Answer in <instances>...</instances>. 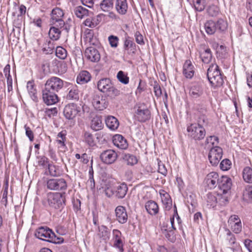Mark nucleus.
Wrapping results in <instances>:
<instances>
[{"mask_svg": "<svg viewBox=\"0 0 252 252\" xmlns=\"http://www.w3.org/2000/svg\"><path fill=\"white\" fill-rule=\"evenodd\" d=\"M207 76L210 83L213 87L222 86L223 80L219 66L216 63H212L207 70Z\"/></svg>", "mask_w": 252, "mask_h": 252, "instance_id": "f257e3e1", "label": "nucleus"}, {"mask_svg": "<svg viewBox=\"0 0 252 252\" xmlns=\"http://www.w3.org/2000/svg\"><path fill=\"white\" fill-rule=\"evenodd\" d=\"M47 199L50 207L56 209H60L65 205V193H49Z\"/></svg>", "mask_w": 252, "mask_h": 252, "instance_id": "f03ea898", "label": "nucleus"}, {"mask_svg": "<svg viewBox=\"0 0 252 252\" xmlns=\"http://www.w3.org/2000/svg\"><path fill=\"white\" fill-rule=\"evenodd\" d=\"M227 27V23L221 19L218 20L216 23L212 20L208 21L204 25L205 31L208 34H213L216 31H224Z\"/></svg>", "mask_w": 252, "mask_h": 252, "instance_id": "7ed1b4c3", "label": "nucleus"}, {"mask_svg": "<svg viewBox=\"0 0 252 252\" xmlns=\"http://www.w3.org/2000/svg\"><path fill=\"white\" fill-rule=\"evenodd\" d=\"M189 136L195 141H200L206 135V130L203 126H197L196 124H191L187 127Z\"/></svg>", "mask_w": 252, "mask_h": 252, "instance_id": "20e7f679", "label": "nucleus"}, {"mask_svg": "<svg viewBox=\"0 0 252 252\" xmlns=\"http://www.w3.org/2000/svg\"><path fill=\"white\" fill-rule=\"evenodd\" d=\"M63 86V81L57 77H52L48 79L45 84L44 89L53 92L58 93Z\"/></svg>", "mask_w": 252, "mask_h": 252, "instance_id": "39448f33", "label": "nucleus"}, {"mask_svg": "<svg viewBox=\"0 0 252 252\" xmlns=\"http://www.w3.org/2000/svg\"><path fill=\"white\" fill-rule=\"evenodd\" d=\"M222 149L219 146H215L211 148L208 155V158L212 165L217 166L222 156Z\"/></svg>", "mask_w": 252, "mask_h": 252, "instance_id": "423d86ee", "label": "nucleus"}, {"mask_svg": "<svg viewBox=\"0 0 252 252\" xmlns=\"http://www.w3.org/2000/svg\"><path fill=\"white\" fill-rule=\"evenodd\" d=\"M47 187L50 190H64L67 188V184L63 178H54L47 180Z\"/></svg>", "mask_w": 252, "mask_h": 252, "instance_id": "0eeeda50", "label": "nucleus"}, {"mask_svg": "<svg viewBox=\"0 0 252 252\" xmlns=\"http://www.w3.org/2000/svg\"><path fill=\"white\" fill-rule=\"evenodd\" d=\"M35 236L36 238L44 241L46 240L44 238H49L50 240H46L49 242L53 241V239L55 238V234L47 227H40L37 229Z\"/></svg>", "mask_w": 252, "mask_h": 252, "instance_id": "6e6552de", "label": "nucleus"}, {"mask_svg": "<svg viewBox=\"0 0 252 252\" xmlns=\"http://www.w3.org/2000/svg\"><path fill=\"white\" fill-rule=\"evenodd\" d=\"M118 157L117 154L112 150L104 151L100 155L101 160L104 163L110 164L114 163Z\"/></svg>", "mask_w": 252, "mask_h": 252, "instance_id": "1a4fd4ad", "label": "nucleus"}, {"mask_svg": "<svg viewBox=\"0 0 252 252\" xmlns=\"http://www.w3.org/2000/svg\"><path fill=\"white\" fill-rule=\"evenodd\" d=\"M42 97L44 102L48 105L55 104L58 101L57 93L44 89L42 91Z\"/></svg>", "mask_w": 252, "mask_h": 252, "instance_id": "9d476101", "label": "nucleus"}, {"mask_svg": "<svg viewBox=\"0 0 252 252\" xmlns=\"http://www.w3.org/2000/svg\"><path fill=\"white\" fill-rule=\"evenodd\" d=\"M204 93L203 85L200 83H192L189 87V95L193 98L201 97Z\"/></svg>", "mask_w": 252, "mask_h": 252, "instance_id": "9b49d317", "label": "nucleus"}, {"mask_svg": "<svg viewBox=\"0 0 252 252\" xmlns=\"http://www.w3.org/2000/svg\"><path fill=\"white\" fill-rule=\"evenodd\" d=\"M79 112L77 105L70 103L66 105L63 110V115L66 119L73 120Z\"/></svg>", "mask_w": 252, "mask_h": 252, "instance_id": "f8f14e48", "label": "nucleus"}, {"mask_svg": "<svg viewBox=\"0 0 252 252\" xmlns=\"http://www.w3.org/2000/svg\"><path fill=\"white\" fill-rule=\"evenodd\" d=\"M218 185L223 194H227L232 186L231 179L226 176H222L220 178Z\"/></svg>", "mask_w": 252, "mask_h": 252, "instance_id": "ddd939ff", "label": "nucleus"}, {"mask_svg": "<svg viewBox=\"0 0 252 252\" xmlns=\"http://www.w3.org/2000/svg\"><path fill=\"white\" fill-rule=\"evenodd\" d=\"M151 117V112L147 108H142V106H139L135 112V119L140 122H145L149 120Z\"/></svg>", "mask_w": 252, "mask_h": 252, "instance_id": "4468645a", "label": "nucleus"}, {"mask_svg": "<svg viewBox=\"0 0 252 252\" xmlns=\"http://www.w3.org/2000/svg\"><path fill=\"white\" fill-rule=\"evenodd\" d=\"M116 220L120 223H125L127 220V214L126 208L122 206H118L115 209Z\"/></svg>", "mask_w": 252, "mask_h": 252, "instance_id": "2eb2a0df", "label": "nucleus"}, {"mask_svg": "<svg viewBox=\"0 0 252 252\" xmlns=\"http://www.w3.org/2000/svg\"><path fill=\"white\" fill-rule=\"evenodd\" d=\"M220 178L218 174L216 172L209 173L206 178V183L210 189H214L218 185Z\"/></svg>", "mask_w": 252, "mask_h": 252, "instance_id": "dca6fc26", "label": "nucleus"}, {"mask_svg": "<svg viewBox=\"0 0 252 252\" xmlns=\"http://www.w3.org/2000/svg\"><path fill=\"white\" fill-rule=\"evenodd\" d=\"M114 145L121 149H126L128 147L126 140L120 134H116L113 137Z\"/></svg>", "mask_w": 252, "mask_h": 252, "instance_id": "f3484780", "label": "nucleus"}, {"mask_svg": "<svg viewBox=\"0 0 252 252\" xmlns=\"http://www.w3.org/2000/svg\"><path fill=\"white\" fill-rule=\"evenodd\" d=\"M194 66L189 60H187L183 66V74L185 76L191 79L194 75Z\"/></svg>", "mask_w": 252, "mask_h": 252, "instance_id": "a211bd4d", "label": "nucleus"}, {"mask_svg": "<svg viewBox=\"0 0 252 252\" xmlns=\"http://www.w3.org/2000/svg\"><path fill=\"white\" fill-rule=\"evenodd\" d=\"M112 85V83L110 79L103 78L98 82L97 88L100 92L106 93H108V91Z\"/></svg>", "mask_w": 252, "mask_h": 252, "instance_id": "6ab92c4d", "label": "nucleus"}, {"mask_svg": "<svg viewBox=\"0 0 252 252\" xmlns=\"http://www.w3.org/2000/svg\"><path fill=\"white\" fill-rule=\"evenodd\" d=\"M147 212L151 215H156L158 213L159 208L158 204L153 200L148 201L145 205Z\"/></svg>", "mask_w": 252, "mask_h": 252, "instance_id": "aec40b11", "label": "nucleus"}, {"mask_svg": "<svg viewBox=\"0 0 252 252\" xmlns=\"http://www.w3.org/2000/svg\"><path fill=\"white\" fill-rule=\"evenodd\" d=\"M114 235V246L118 248L120 252H124L123 244L121 239V232L117 230L114 229L113 230Z\"/></svg>", "mask_w": 252, "mask_h": 252, "instance_id": "412c9836", "label": "nucleus"}, {"mask_svg": "<svg viewBox=\"0 0 252 252\" xmlns=\"http://www.w3.org/2000/svg\"><path fill=\"white\" fill-rule=\"evenodd\" d=\"M91 78V75L88 71L83 70L77 75L76 82L78 84H84L90 81Z\"/></svg>", "mask_w": 252, "mask_h": 252, "instance_id": "4be33fe9", "label": "nucleus"}, {"mask_svg": "<svg viewBox=\"0 0 252 252\" xmlns=\"http://www.w3.org/2000/svg\"><path fill=\"white\" fill-rule=\"evenodd\" d=\"M106 126L111 130L117 129L119 126V121L112 116H108L105 120Z\"/></svg>", "mask_w": 252, "mask_h": 252, "instance_id": "5701e85b", "label": "nucleus"}, {"mask_svg": "<svg viewBox=\"0 0 252 252\" xmlns=\"http://www.w3.org/2000/svg\"><path fill=\"white\" fill-rule=\"evenodd\" d=\"M159 193L165 208L168 210H170L172 206V200L169 194L163 190H161Z\"/></svg>", "mask_w": 252, "mask_h": 252, "instance_id": "b1692460", "label": "nucleus"}, {"mask_svg": "<svg viewBox=\"0 0 252 252\" xmlns=\"http://www.w3.org/2000/svg\"><path fill=\"white\" fill-rule=\"evenodd\" d=\"M97 191L99 193H105V195L108 197H110L112 195L115 194V190L112 189L107 187L105 182L102 181L101 183L100 186L97 187Z\"/></svg>", "mask_w": 252, "mask_h": 252, "instance_id": "393cba45", "label": "nucleus"}, {"mask_svg": "<svg viewBox=\"0 0 252 252\" xmlns=\"http://www.w3.org/2000/svg\"><path fill=\"white\" fill-rule=\"evenodd\" d=\"M127 8L126 0H117L116 8L119 14L122 15L125 14L127 12Z\"/></svg>", "mask_w": 252, "mask_h": 252, "instance_id": "a878e982", "label": "nucleus"}, {"mask_svg": "<svg viewBox=\"0 0 252 252\" xmlns=\"http://www.w3.org/2000/svg\"><path fill=\"white\" fill-rule=\"evenodd\" d=\"M127 188L125 184H122L116 187L115 190V195L119 198H123L126 193Z\"/></svg>", "mask_w": 252, "mask_h": 252, "instance_id": "bb28decb", "label": "nucleus"}, {"mask_svg": "<svg viewBox=\"0 0 252 252\" xmlns=\"http://www.w3.org/2000/svg\"><path fill=\"white\" fill-rule=\"evenodd\" d=\"M109 235L110 232L108 231L106 226L104 225H101L98 227L97 236L102 240L106 241L108 240Z\"/></svg>", "mask_w": 252, "mask_h": 252, "instance_id": "cd10ccee", "label": "nucleus"}, {"mask_svg": "<svg viewBox=\"0 0 252 252\" xmlns=\"http://www.w3.org/2000/svg\"><path fill=\"white\" fill-rule=\"evenodd\" d=\"M200 57L203 63H209L212 59V54L210 49L207 48L202 52H200Z\"/></svg>", "mask_w": 252, "mask_h": 252, "instance_id": "c85d7f7f", "label": "nucleus"}, {"mask_svg": "<svg viewBox=\"0 0 252 252\" xmlns=\"http://www.w3.org/2000/svg\"><path fill=\"white\" fill-rule=\"evenodd\" d=\"M244 180L248 183H252V168L249 166L245 167L243 171Z\"/></svg>", "mask_w": 252, "mask_h": 252, "instance_id": "c756f323", "label": "nucleus"}, {"mask_svg": "<svg viewBox=\"0 0 252 252\" xmlns=\"http://www.w3.org/2000/svg\"><path fill=\"white\" fill-rule=\"evenodd\" d=\"M93 157H92V159L91 160V166L89 170V179L88 180L87 182V185H89L91 187V189H92L93 192H94V170L93 168Z\"/></svg>", "mask_w": 252, "mask_h": 252, "instance_id": "7c9ffc66", "label": "nucleus"}, {"mask_svg": "<svg viewBox=\"0 0 252 252\" xmlns=\"http://www.w3.org/2000/svg\"><path fill=\"white\" fill-rule=\"evenodd\" d=\"M27 88L28 90L29 93L30 94L32 100L34 101H36L37 99V97L36 96V90L35 88L33 82L32 81H29L27 83Z\"/></svg>", "mask_w": 252, "mask_h": 252, "instance_id": "2f4dec72", "label": "nucleus"}, {"mask_svg": "<svg viewBox=\"0 0 252 252\" xmlns=\"http://www.w3.org/2000/svg\"><path fill=\"white\" fill-rule=\"evenodd\" d=\"M64 13L60 8L56 7L53 9L52 11L51 18L52 20H53V23H54L55 21L61 19Z\"/></svg>", "mask_w": 252, "mask_h": 252, "instance_id": "473e14b6", "label": "nucleus"}, {"mask_svg": "<svg viewBox=\"0 0 252 252\" xmlns=\"http://www.w3.org/2000/svg\"><path fill=\"white\" fill-rule=\"evenodd\" d=\"M86 59L92 62H94V47L90 46L86 48L84 53Z\"/></svg>", "mask_w": 252, "mask_h": 252, "instance_id": "72a5a7b5", "label": "nucleus"}, {"mask_svg": "<svg viewBox=\"0 0 252 252\" xmlns=\"http://www.w3.org/2000/svg\"><path fill=\"white\" fill-rule=\"evenodd\" d=\"M49 174L52 176L56 177L60 175L59 167L53 163H49L47 167Z\"/></svg>", "mask_w": 252, "mask_h": 252, "instance_id": "f704fd0d", "label": "nucleus"}, {"mask_svg": "<svg viewBox=\"0 0 252 252\" xmlns=\"http://www.w3.org/2000/svg\"><path fill=\"white\" fill-rule=\"evenodd\" d=\"M61 31L58 28L52 27L49 32V36L53 40H57L60 37Z\"/></svg>", "mask_w": 252, "mask_h": 252, "instance_id": "c9c22d12", "label": "nucleus"}, {"mask_svg": "<svg viewBox=\"0 0 252 252\" xmlns=\"http://www.w3.org/2000/svg\"><path fill=\"white\" fill-rule=\"evenodd\" d=\"M99 5L103 11H108L113 8V0H103Z\"/></svg>", "mask_w": 252, "mask_h": 252, "instance_id": "e433bc0d", "label": "nucleus"}, {"mask_svg": "<svg viewBox=\"0 0 252 252\" xmlns=\"http://www.w3.org/2000/svg\"><path fill=\"white\" fill-rule=\"evenodd\" d=\"M117 78L121 83L126 85L129 83V77L126 73L120 70L117 74Z\"/></svg>", "mask_w": 252, "mask_h": 252, "instance_id": "4c0bfd02", "label": "nucleus"}, {"mask_svg": "<svg viewBox=\"0 0 252 252\" xmlns=\"http://www.w3.org/2000/svg\"><path fill=\"white\" fill-rule=\"evenodd\" d=\"M74 12L78 18H82L84 16L88 14V10L82 6H79L74 8Z\"/></svg>", "mask_w": 252, "mask_h": 252, "instance_id": "58836bf2", "label": "nucleus"}, {"mask_svg": "<svg viewBox=\"0 0 252 252\" xmlns=\"http://www.w3.org/2000/svg\"><path fill=\"white\" fill-rule=\"evenodd\" d=\"M54 49V45L53 42L50 40L46 41V43L44 45L42 49L43 52L46 54H50L53 53Z\"/></svg>", "mask_w": 252, "mask_h": 252, "instance_id": "ea45409f", "label": "nucleus"}, {"mask_svg": "<svg viewBox=\"0 0 252 252\" xmlns=\"http://www.w3.org/2000/svg\"><path fill=\"white\" fill-rule=\"evenodd\" d=\"M131 49V51L133 53H135V44L131 41L129 37L126 38L124 43V49L125 50H128Z\"/></svg>", "mask_w": 252, "mask_h": 252, "instance_id": "a19ab883", "label": "nucleus"}, {"mask_svg": "<svg viewBox=\"0 0 252 252\" xmlns=\"http://www.w3.org/2000/svg\"><path fill=\"white\" fill-rule=\"evenodd\" d=\"M226 240L228 242V245L231 247H234L236 244V238L229 229H226Z\"/></svg>", "mask_w": 252, "mask_h": 252, "instance_id": "79ce46f5", "label": "nucleus"}, {"mask_svg": "<svg viewBox=\"0 0 252 252\" xmlns=\"http://www.w3.org/2000/svg\"><path fill=\"white\" fill-rule=\"evenodd\" d=\"M56 55L59 59L64 60L67 57V51L62 47L58 46L56 49Z\"/></svg>", "mask_w": 252, "mask_h": 252, "instance_id": "37998d69", "label": "nucleus"}, {"mask_svg": "<svg viewBox=\"0 0 252 252\" xmlns=\"http://www.w3.org/2000/svg\"><path fill=\"white\" fill-rule=\"evenodd\" d=\"M79 91L76 87H73L71 89L67 95V98L69 100H78L79 99Z\"/></svg>", "mask_w": 252, "mask_h": 252, "instance_id": "c03bdc74", "label": "nucleus"}, {"mask_svg": "<svg viewBox=\"0 0 252 252\" xmlns=\"http://www.w3.org/2000/svg\"><path fill=\"white\" fill-rule=\"evenodd\" d=\"M86 40L90 43V45H94V31L92 29H87L85 31Z\"/></svg>", "mask_w": 252, "mask_h": 252, "instance_id": "a18cd8bd", "label": "nucleus"}, {"mask_svg": "<svg viewBox=\"0 0 252 252\" xmlns=\"http://www.w3.org/2000/svg\"><path fill=\"white\" fill-rule=\"evenodd\" d=\"M207 206L209 207H214L217 202L216 197L212 193L207 194Z\"/></svg>", "mask_w": 252, "mask_h": 252, "instance_id": "49530a36", "label": "nucleus"}, {"mask_svg": "<svg viewBox=\"0 0 252 252\" xmlns=\"http://www.w3.org/2000/svg\"><path fill=\"white\" fill-rule=\"evenodd\" d=\"M228 225L230 226L231 229L235 233L239 234L242 230V223L241 220H239V221L235 223H232V224Z\"/></svg>", "mask_w": 252, "mask_h": 252, "instance_id": "de8ad7c7", "label": "nucleus"}, {"mask_svg": "<svg viewBox=\"0 0 252 252\" xmlns=\"http://www.w3.org/2000/svg\"><path fill=\"white\" fill-rule=\"evenodd\" d=\"M231 162L228 159H224L220 163V168L223 171H227L231 168Z\"/></svg>", "mask_w": 252, "mask_h": 252, "instance_id": "09e8293b", "label": "nucleus"}, {"mask_svg": "<svg viewBox=\"0 0 252 252\" xmlns=\"http://www.w3.org/2000/svg\"><path fill=\"white\" fill-rule=\"evenodd\" d=\"M49 159L47 158L42 156L38 158V164L39 166H42L43 168H47L49 164Z\"/></svg>", "mask_w": 252, "mask_h": 252, "instance_id": "8fccbe9b", "label": "nucleus"}, {"mask_svg": "<svg viewBox=\"0 0 252 252\" xmlns=\"http://www.w3.org/2000/svg\"><path fill=\"white\" fill-rule=\"evenodd\" d=\"M207 11L210 16L212 17L216 16L219 13V8L217 6L213 5L208 7Z\"/></svg>", "mask_w": 252, "mask_h": 252, "instance_id": "3c124183", "label": "nucleus"}, {"mask_svg": "<svg viewBox=\"0 0 252 252\" xmlns=\"http://www.w3.org/2000/svg\"><path fill=\"white\" fill-rule=\"evenodd\" d=\"M84 136L86 142L90 146L93 147L94 145L93 135L92 133L86 131L85 133Z\"/></svg>", "mask_w": 252, "mask_h": 252, "instance_id": "603ef678", "label": "nucleus"}, {"mask_svg": "<svg viewBox=\"0 0 252 252\" xmlns=\"http://www.w3.org/2000/svg\"><path fill=\"white\" fill-rule=\"evenodd\" d=\"M124 159L127 160L128 164L134 165L137 162V158L132 155L126 154Z\"/></svg>", "mask_w": 252, "mask_h": 252, "instance_id": "864d4df0", "label": "nucleus"}, {"mask_svg": "<svg viewBox=\"0 0 252 252\" xmlns=\"http://www.w3.org/2000/svg\"><path fill=\"white\" fill-rule=\"evenodd\" d=\"M166 238L170 242H174L176 240V237L174 235V230L169 229L167 231L163 233Z\"/></svg>", "mask_w": 252, "mask_h": 252, "instance_id": "5fc2aeb1", "label": "nucleus"}, {"mask_svg": "<svg viewBox=\"0 0 252 252\" xmlns=\"http://www.w3.org/2000/svg\"><path fill=\"white\" fill-rule=\"evenodd\" d=\"M109 43L112 47L116 48L118 46L119 38L117 36L110 35L108 37Z\"/></svg>", "mask_w": 252, "mask_h": 252, "instance_id": "6e6d98bb", "label": "nucleus"}, {"mask_svg": "<svg viewBox=\"0 0 252 252\" xmlns=\"http://www.w3.org/2000/svg\"><path fill=\"white\" fill-rule=\"evenodd\" d=\"M194 6L196 10L198 11H202L205 8L204 2L202 0H196L194 4Z\"/></svg>", "mask_w": 252, "mask_h": 252, "instance_id": "4d7b16f0", "label": "nucleus"}, {"mask_svg": "<svg viewBox=\"0 0 252 252\" xmlns=\"http://www.w3.org/2000/svg\"><path fill=\"white\" fill-rule=\"evenodd\" d=\"M215 141L217 142V144L219 143L218 137L214 135L210 136L206 138L205 140V144L207 145L209 143H211L213 146L215 144Z\"/></svg>", "mask_w": 252, "mask_h": 252, "instance_id": "13d9d810", "label": "nucleus"}, {"mask_svg": "<svg viewBox=\"0 0 252 252\" xmlns=\"http://www.w3.org/2000/svg\"><path fill=\"white\" fill-rule=\"evenodd\" d=\"M158 172L164 176H166L167 173V170L165 166V165L162 163L161 161L158 162Z\"/></svg>", "mask_w": 252, "mask_h": 252, "instance_id": "bf43d9fd", "label": "nucleus"}, {"mask_svg": "<svg viewBox=\"0 0 252 252\" xmlns=\"http://www.w3.org/2000/svg\"><path fill=\"white\" fill-rule=\"evenodd\" d=\"M108 95L111 96H118L120 94V91L115 88L113 84L111 85L110 88L109 89L108 93H106Z\"/></svg>", "mask_w": 252, "mask_h": 252, "instance_id": "052dcab7", "label": "nucleus"}, {"mask_svg": "<svg viewBox=\"0 0 252 252\" xmlns=\"http://www.w3.org/2000/svg\"><path fill=\"white\" fill-rule=\"evenodd\" d=\"M102 117L95 116V131L100 129L103 127Z\"/></svg>", "mask_w": 252, "mask_h": 252, "instance_id": "680f3d73", "label": "nucleus"}, {"mask_svg": "<svg viewBox=\"0 0 252 252\" xmlns=\"http://www.w3.org/2000/svg\"><path fill=\"white\" fill-rule=\"evenodd\" d=\"M26 130V134L29 138L31 141H32L34 139V135L32 131L31 130L30 127L25 125L24 126Z\"/></svg>", "mask_w": 252, "mask_h": 252, "instance_id": "e2e57ef3", "label": "nucleus"}, {"mask_svg": "<svg viewBox=\"0 0 252 252\" xmlns=\"http://www.w3.org/2000/svg\"><path fill=\"white\" fill-rule=\"evenodd\" d=\"M245 196L252 200V185L248 186L244 192Z\"/></svg>", "mask_w": 252, "mask_h": 252, "instance_id": "0e129e2a", "label": "nucleus"}, {"mask_svg": "<svg viewBox=\"0 0 252 252\" xmlns=\"http://www.w3.org/2000/svg\"><path fill=\"white\" fill-rule=\"evenodd\" d=\"M207 123V119L205 116L200 115L197 120V126H203V125Z\"/></svg>", "mask_w": 252, "mask_h": 252, "instance_id": "69168bd1", "label": "nucleus"}, {"mask_svg": "<svg viewBox=\"0 0 252 252\" xmlns=\"http://www.w3.org/2000/svg\"><path fill=\"white\" fill-rule=\"evenodd\" d=\"M154 93L155 94V95L157 97L160 96L162 94L161 89L160 88V87L158 85V84H157V82L155 83L154 87Z\"/></svg>", "mask_w": 252, "mask_h": 252, "instance_id": "338daca9", "label": "nucleus"}, {"mask_svg": "<svg viewBox=\"0 0 252 252\" xmlns=\"http://www.w3.org/2000/svg\"><path fill=\"white\" fill-rule=\"evenodd\" d=\"M136 41L138 44H143L144 42L143 41V37L142 35L139 32H136L135 34Z\"/></svg>", "mask_w": 252, "mask_h": 252, "instance_id": "774afa93", "label": "nucleus"}]
</instances>
